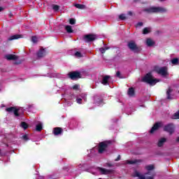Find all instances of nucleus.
Returning <instances> with one entry per match:
<instances>
[{"label": "nucleus", "mask_w": 179, "mask_h": 179, "mask_svg": "<svg viewBox=\"0 0 179 179\" xmlns=\"http://www.w3.org/2000/svg\"><path fill=\"white\" fill-rule=\"evenodd\" d=\"M143 82H145L146 83H148V85H150L151 86H155L156 83H158V82H160V80L155 78L152 75V73H148L143 78Z\"/></svg>", "instance_id": "obj_1"}, {"label": "nucleus", "mask_w": 179, "mask_h": 179, "mask_svg": "<svg viewBox=\"0 0 179 179\" xmlns=\"http://www.w3.org/2000/svg\"><path fill=\"white\" fill-rule=\"evenodd\" d=\"M145 11L148 13H166V12H167V9L164 7L151 6L146 8Z\"/></svg>", "instance_id": "obj_2"}, {"label": "nucleus", "mask_w": 179, "mask_h": 179, "mask_svg": "<svg viewBox=\"0 0 179 179\" xmlns=\"http://www.w3.org/2000/svg\"><path fill=\"white\" fill-rule=\"evenodd\" d=\"M134 177H138L139 179H153L155 178V173L148 172L144 175L141 174L138 171H135L133 174Z\"/></svg>", "instance_id": "obj_3"}, {"label": "nucleus", "mask_w": 179, "mask_h": 179, "mask_svg": "<svg viewBox=\"0 0 179 179\" xmlns=\"http://www.w3.org/2000/svg\"><path fill=\"white\" fill-rule=\"evenodd\" d=\"M6 111L8 113H13L15 117H19V115H22L24 113L23 108H17V107H10L6 109Z\"/></svg>", "instance_id": "obj_4"}, {"label": "nucleus", "mask_w": 179, "mask_h": 179, "mask_svg": "<svg viewBox=\"0 0 179 179\" xmlns=\"http://www.w3.org/2000/svg\"><path fill=\"white\" fill-rule=\"evenodd\" d=\"M156 71L159 75H162V76H167L169 75V73L167 72L168 69L166 66L161 67V68H157L155 69Z\"/></svg>", "instance_id": "obj_5"}, {"label": "nucleus", "mask_w": 179, "mask_h": 179, "mask_svg": "<svg viewBox=\"0 0 179 179\" xmlns=\"http://www.w3.org/2000/svg\"><path fill=\"white\" fill-rule=\"evenodd\" d=\"M97 38V35L88 34L84 36V41L85 43H90V41H94Z\"/></svg>", "instance_id": "obj_6"}, {"label": "nucleus", "mask_w": 179, "mask_h": 179, "mask_svg": "<svg viewBox=\"0 0 179 179\" xmlns=\"http://www.w3.org/2000/svg\"><path fill=\"white\" fill-rule=\"evenodd\" d=\"M107 143H110V141H104L100 143L98 150L99 153H103V152L106 150V148H107Z\"/></svg>", "instance_id": "obj_7"}, {"label": "nucleus", "mask_w": 179, "mask_h": 179, "mask_svg": "<svg viewBox=\"0 0 179 179\" xmlns=\"http://www.w3.org/2000/svg\"><path fill=\"white\" fill-rule=\"evenodd\" d=\"M96 170L100 173V174H111L113 172L111 170L103 169V168H96Z\"/></svg>", "instance_id": "obj_8"}, {"label": "nucleus", "mask_w": 179, "mask_h": 179, "mask_svg": "<svg viewBox=\"0 0 179 179\" xmlns=\"http://www.w3.org/2000/svg\"><path fill=\"white\" fill-rule=\"evenodd\" d=\"M164 131L169 132V134H173L174 132V125L173 124H169L164 127Z\"/></svg>", "instance_id": "obj_9"}, {"label": "nucleus", "mask_w": 179, "mask_h": 179, "mask_svg": "<svg viewBox=\"0 0 179 179\" xmlns=\"http://www.w3.org/2000/svg\"><path fill=\"white\" fill-rule=\"evenodd\" d=\"M128 47L131 50V51H134V52H136L138 51V47L136 46V44H135V42L130 41L128 43Z\"/></svg>", "instance_id": "obj_10"}, {"label": "nucleus", "mask_w": 179, "mask_h": 179, "mask_svg": "<svg viewBox=\"0 0 179 179\" xmlns=\"http://www.w3.org/2000/svg\"><path fill=\"white\" fill-rule=\"evenodd\" d=\"M69 78H71V79L75 80V79H79V78H80V73L79 72H73V73H70L69 74Z\"/></svg>", "instance_id": "obj_11"}, {"label": "nucleus", "mask_w": 179, "mask_h": 179, "mask_svg": "<svg viewBox=\"0 0 179 179\" xmlns=\"http://www.w3.org/2000/svg\"><path fill=\"white\" fill-rule=\"evenodd\" d=\"M94 103L97 106H103V99L99 96H95L94 97Z\"/></svg>", "instance_id": "obj_12"}, {"label": "nucleus", "mask_w": 179, "mask_h": 179, "mask_svg": "<svg viewBox=\"0 0 179 179\" xmlns=\"http://www.w3.org/2000/svg\"><path fill=\"white\" fill-rule=\"evenodd\" d=\"M162 125V122L155 123L154 126L152 127L151 130L150 131V134H153V132H155V131H157V129H159V128H160Z\"/></svg>", "instance_id": "obj_13"}, {"label": "nucleus", "mask_w": 179, "mask_h": 179, "mask_svg": "<svg viewBox=\"0 0 179 179\" xmlns=\"http://www.w3.org/2000/svg\"><path fill=\"white\" fill-rule=\"evenodd\" d=\"M47 54V52L45 51V49L41 48L38 52H37V57L38 58H43V57H45V55Z\"/></svg>", "instance_id": "obj_14"}, {"label": "nucleus", "mask_w": 179, "mask_h": 179, "mask_svg": "<svg viewBox=\"0 0 179 179\" xmlns=\"http://www.w3.org/2000/svg\"><path fill=\"white\" fill-rule=\"evenodd\" d=\"M86 94H82L81 98L77 97L76 101L78 104H82V99L84 100V101H86Z\"/></svg>", "instance_id": "obj_15"}, {"label": "nucleus", "mask_w": 179, "mask_h": 179, "mask_svg": "<svg viewBox=\"0 0 179 179\" xmlns=\"http://www.w3.org/2000/svg\"><path fill=\"white\" fill-rule=\"evenodd\" d=\"M54 135H61L62 134V129L61 127H56L53 130Z\"/></svg>", "instance_id": "obj_16"}, {"label": "nucleus", "mask_w": 179, "mask_h": 179, "mask_svg": "<svg viewBox=\"0 0 179 179\" xmlns=\"http://www.w3.org/2000/svg\"><path fill=\"white\" fill-rule=\"evenodd\" d=\"M110 79L109 76H106L105 77L103 78L102 79V85H108V80Z\"/></svg>", "instance_id": "obj_17"}, {"label": "nucleus", "mask_w": 179, "mask_h": 179, "mask_svg": "<svg viewBox=\"0 0 179 179\" xmlns=\"http://www.w3.org/2000/svg\"><path fill=\"white\" fill-rule=\"evenodd\" d=\"M5 58L8 60L17 59V56L15 55H6Z\"/></svg>", "instance_id": "obj_18"}, {"label": "nucleus", "mask_w": 179, "mask_h": 179, "mask_svg": "<svg viewBox=\"0 0 179 179\" xmlns=\"http://www.w3.org/2000/svg\"><path fill=\"white\" fill-rule=\"evenodd\" d=\"M146 44L148 47H152L155 45V41L150 38H148L146 41Z\"/></svg>", "instance_id": "obj_19"}, {"label": "nucleus", "mask_w": 179, "mask_h": 179, "mask_svg": "<svg viewBox=\"0 0 179 179\" xmlns=\"http://www.w3.org/2000/svg\"><path fill=\"white\" fill-rule=\"evenodd\" d=\"M17 38H22V36L20 35H13L12 36H10L8 40L10 41H12V40H17Z\"/></svg>", "instance_id": "obj_20"}, {"label": "nucleus", "mask_w": 179, "mask_h": 179, "mask_svg": "<svg viewBox=\"0 0 179 179\" xmlns=\"http://www.w3.org/2000/svg\"><path fill=\"white\" fill-rule=\"evenodd\" d=\"M41 129H43V123H41V122H39L36 124V130L40 132V131H41Z\"/></svg>", "instance_id": "obj_21"}, {"label": "nucleus", "mask_w": 179, "mask_h": 179, "mask_svg": "<svg viewBox=\"0 0 179 179\" xmlns=\"http://www.w3.org/2000/svg\"><path fill=\"white\" fill-rule=\"evenodd\" d=\"M65 30L67 33H73V29H72V27L71 25H66L65 27Z\"/></svg>", "instance_id": "obj_22"}, {"label": "nucleus", "mask_w": 179, "mask_h": 179, "mask_svg": "<svg viewBox=\"0 0 179 179\" xmlns=\"http://www.w3.org/2000/svg\"><path fill=\"white\" fill-rule=\"evenodd\" d=\"M135 94V90H134V88H129L128 90V95L130 97H132V96H134Z\"/></svg>", "instance_id": "obj_23"}, {"label": "nucleus", "mask_w": 179, "mask_h": 179, "mask_svg": "<svg viewBox=\"0 0 179 179\" xmlns=\"http://www.w3.org/2000/svg\"><path fill=\"white\" fill-rule=\"evenodd\" d=\"M145 169L148 171H152V170H155V165H148L145 166Z\"/></svg>", "instance_id": "obj_24"}, {"label": "nucleus", "mask_w": 179, "mask_h": 179, "mask_svg": "<svg viewBox=\"0 0 179 179\" xmlns=\"http://www.w3.org/2000/svg\"><path fill=\"white\" fill-rule=\"evenodd\" d=\"M166 142V138H162L158 142V146L160 148L163 145V144Z\"/></svg>", "instance_id": "obj_25"}, {"label": "nucleus", "mask_w": 179, "mask_h": 179, "mask_svg": "<svg viewBox=\"0 0 179 179\" xmlns=\"http://www.w3.org/2000/svg\"><path fill=\"white\" fill-rule=\"evenodd\" d=\"M179 60L178 58H174L171 60V64L173 65H178Z\"/></svg>", "instance_id": "obj_26"}, {"label": "nucleus", "mask_w": 179, "mask_h": 179, "mask_svg": "<svg viewBox=\"0 0 179 179\" xmlns=\"http://www.w3.org/2000/svg\"><path fill=\"white\" fill-rule=\"evenodd\" d=\"M52 8L55 10V12H58V10H59V6L58 5L53 4L52 6Z\"/></svg>", "instance_id": "obj_27"}, {"label": "nucleus", "mask_w": 179, "mask_h": 179, "mask_svg": "<svg viewBox=\"0 0 179 179\" xmlns=\"http://www.w3.org/2000/svg\"><path fill=\"white\" fill-rule=\"evenodd\" d=\"M173 120H178L179 119V110L174 113V115L172 116Z\"/></svg>", "instance_id": "obj_28"}, {"label": "nucleus", "mask_w": 179, "mask_h": 179, "mask_svg": "<svg viewBox=\"0 0 179 179\" xmlns=\"http://www.w3.org/2000/svg\"><path fill=\"white\" fill-rule=\"evenodd\" d=\"M21 127H22V128H23L24 129H27V128H29V125L27 124V123L24 122H21Z\"/></svg>", "instance_id": "obj_29"}, {"label": "nucleus", "mask_w": 179, "mask_h": 179, "mask_svg": "<svg viewBox=\"0 0 179 179\" xmlns=\"http://www.w3.org/2000/svg\"><path fill=\"white\" fill-rule=\"evenodd\" d=\"M172 90L171 88H169V90L166 92V94H167V99H171V96H170V94L171 93Z\"/></svg>", "instance_id": "obj_30"}, {"label": "nucleus", "mask_w": 179, "mask_h": 179, "mask_svg": "<svg viewBox=\"0 0 179 179\" xmlns=\"http://www.w3.org/2000/svg\"><path fill=\"white\" fill-rule=\"evenodd\" d=\"M75 6L78 9H85V5L83 4H76Z\"/></svg>", "instance_id": "obj_31"}, {"label": "nucleus", "mask_w": 179, "mask_h": 179, "mask_svg": "<svg viewBox=\"0 0 179 179\" xmlns=\"http://www.w3.org/2000/svg\"><path fill=\"white\" fill-rule=\"evenodd\" d=\"M136 163H138V161H137V160L127 161V164H136Z\"/></svg>", "instance_id": "obj_32"}, {"label": "nucleus", "mask_w": 179, "mask_h": 179, "mask_svg": "<svg viewBox=\"0 0 179 179\" xmlns=\"http://www.w3.org/2000/svg\"><path fill=\"white\" fill-rule=\"evenodd\" d=\"M150 31V28H145L143 31V34H148Z\"/></svg>", "instance_id": "obj_33"}, {"label": "nucleus", "mask_w": 179, "mask_h": 179, "mask_svg": "<svg viewBox=\"0 0 179 179\" xmlns=\"http://www.w3.org/2000/svg\"><path fill=\"white\" fill-rule=\"evenodd\" d=\"M107 50H108V48H101L99 49V51H101V54H104Z\"/></svg>", "instance_id": "obj_34"}, {"label": "nucleus", "mask_w": 179, "mask_h": 179, "mask_svg": "<svg viewBox=\"0 0 179 179\" xmlns=\"http://www.w3.org/2000/svg\"><path fill=\"white\" fill-rule=\"evenodd\" d=\"M119 19H120V20H125L126 17H125L124 14H121V15H119Z\"/></svg>", "instance_id": "obj_35"}, {"label": "nucleus", "mask_w": 179, "mask_h": 179, "mask_svg": "<svg viewBox=\"0 0 179 179\" xmlns=\"http://www.w3.org/2000/svg\"><path fill=\"white\" fill-rule=\"evenodd\" d=\"M31 41H32V43H36L38 41V39L36 36H32Z\"/></svg>", "instance_id": "obj_36"}, {"label": "nucleus", "mask_w": 179, "mask_h": 179, "mask_svg": "<svg viewBox=\"0 0 179 179\" xmlns=\"http://www.w3.org/2000/svg\"><path fill=\"white\" fill-rule=\"evenodd\" d=\"M75 55L77 57V58H82V53H80V52H76Z\"/></svg>", "instance_id": "obj_37"}, {"label": "nucleus", "mask_w": 179, "mask_h": 179, "mask_svg": "<svg viewBox=\"0 0 179 179\" xmlns=\"http://www.w3.org/2000/svg\"><path fill=\"white\" fill-rule=\"evenodd\" d=\"M69 23H70V24H75V23H76L75 19L71 18L69 20Z\"/></svg>", "instance_id": "obj_38"}, {"label": "nucleus", "mask_w": 179, "mask_h": 179, "mask_svg": "<svg viewBox=\"0 0 179 179\" xmlns=\"http://www.w3.org/2000/svg\"><path fill=\"white\" fill-rule=\"evenodd\" d=\"M116 76H117V78H120V79H122V76H121V73H120V71H117V72L116 73Z\"/></svg>", "instance_id": "obj_39"}, {"label": "nucleus", "mask_w": 179, "mask_h": 179, "mask_svg": "<svg viewBox=\"0 0 179 179\" xmlns=\"http://www.w3.org/2000/svg\"><path fill=\"white\" fill-rule=\"evenodd\" d=\"M72 89L73 90H78V89H79V85H75L72 87Z\"/></svg>", "instance_id": "obj_40"}, {"label": "nucleus", "mask_w": 179, "mask_h": 179, "mask_svg": "<svg viewBox=\"0 0 179 179\" xmlns=\"http://www.w3.org/2000/svg\"><path fill=\"white\" fill-rule=\"evenodd\" d=\"M141 26H143V22H138L136 25V27H139Z\"/></svg>", "instance_id": "obj_41"}, {"label": "nucleus", "mask_w": 179, "mask_h": 179, "mask_svg": "<svg viewBox=\"0 0 179 179\" xmlns=\"http://www.w3.org/2000/svg\"><path fill=\"white\" fill-rule=\"evenodd\" d=\"M22 138L24 139V141H27V135H24Z\"/></svg>", "instance_id": "obj_42"}, {"label": "nucleus", "mask_w": 179, "mask_h": 179, "mask_svg": "<svg viewBox=\"0 0 179 179\" xmlns=\"http://www.w3.org/2000/svg\"><path fill=\"white\" fill-rule=\"evenodd\" d=\"M121 159V156H118L117 157V159H115L116 162H118V160H120Z\"/></svg>", "instance_id": "obj_43"}, {"label": "nucleus", "mask_w": 179, "mask_h": 179, "mask_svg": "<svg viewBox=\"0 0 179 179\" xmlns=\"http://www.w3.org/2000/svg\"><path fill=\"white\" fill-rule=\"evenodd\" d=\"M51 78H58V75L54 74L52 76H51Z\"/></svg>", "instance_id": "obj_44"}, {"label": "nucleus", "mask_w": 179, "mask_h": 179, "mask_svg": "<svg viewBox=\"0 0 179 179\" xmlns=\"http://www.w3.org/2000/svg\"><path fill=\"white\" fill-rule=\"evenodd\" d=\"M128 15H129V16H132V11H129V12H128Z\"/></svg>", "instance_id": "obj_45"}, {"label": "nucleus", "mask_w": 179, "mask_h": 179, "mask_svg": "<svg viewBox=\"0 0 179 179\" xmlns=\"http://www.w3.org/2000/svg\"><path fill=\"white\" fill-rule=\"evenodd\" d=\"M1 10H3V8L2 7H0V12H1Z\"/></svg>", "instance_id": "obj_46"}, {"label": "nucleus", "mask_w": 179, "mask_h": 179, "mask_svg": "<svg viewBox=\"0 0 179 179\" xmlns=\"http://www.w3.org/2000/svg\"><path fill=\"white\" fill-rule=\"evenodd\" d=\"M177 142H179V136L177 138Z\"/></svg>", "instance_id": "obj_47"}, {"label": "nucleus", "mask_w": 179, "mask_h": 179, "mask_svg": "<svg viewBox=\"0 0 179 179\" xmlns=\"http://www.w3.org/2000/svg\"><path fill=\"white\" fill-rule=\"evenodd\" d=\"M0 156H1V150H0Z\"/></svg>", "instance_id": "obj_48"}]
</instances>
